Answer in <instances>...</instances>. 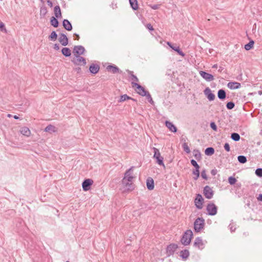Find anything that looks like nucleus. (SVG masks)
<instances>
[{
    "label": "nucleus",
    "mask_w": 262,
    "mask_h": 262,
    "mask_svg": "<svg viewBox=\"0 0 262 262\" xmlns=\"http://www.w3.org/2000/svg\"><path fill=\"white\" fill-rule=\"evenodd\" d=\"M192 235V232L190 230H188L185 232L181 241L182 244L185 246L189 245L190 243Z\"/></svg>",
    "instance_id": "1"
},
{
    "label": "nucleus",
    "mask_w": 262,
    "mask_h": 262,
    "mask_svg": "<svg viewBox=\"0 0 262 262\" xmlns=\"http://www.w3.org/2000/svg\"><path fill=\"white\" fill-rule=\"evenodd\" d=\"M154 155L153 158L156 160V162L159 165L163 166L165 167V165L163 163V158L161 156L159 150L156 148L153 147L152 148Z\"/></svg>",
    "instance_id": "2"
},
{
    "label": "nucleus",
    "mask_w": 262,
    "mask_h": 262,
    "mask_svg": "<svg viewBox=\"0 0 262 262\" xmlns=\"http://www.w3.org/2000/svg\"><path fill=\"white\" fill-rule=\"evenodd\" d=\"M71 61L76 66H85L86 64V59L80 55H74Z\"/></svg>",
    "instance_id": "3"
},
{
    "label": "nucleus",
    "mask_w": 262,
    "mask_h": 262,
    "mask_svg": "<svg viewBox=\"0 0 262 262\" xmlns=\"http://www.w3.org/2000/svg\"><path fill=\"white\" fill-rule=\"evenodd\" d=\"M205 224V220L203 218H198L194 223V229L195 231L199 232L203 228Z\"/></svg>",
    "instance_id": "4"
},
{
    "label": "nucleus",
    "mask_w": 262,
    "mask_h": 262,
    "mask_svg": "<svg viewBox=\"0 0 262 262\" xmlns=\"http://www.w3.org/2000/svg\"><path fill=\"white\" fill-rule=\"evenodd\" d=\"M133 178L134 177H128L126 178L125 182H124V178L122 180V184L126 188L127 190L131 191L134 189L133 185Z\"/></svg>",
    "instance_id": "5"
},
{
    "label": "nucleus",
    "mask_w": 262,
    "mask_h": 262,
    "mask_svg": "<svg viewBox=\"0 0 262 262\" xmlns=\"http://www.w3.org/2000/svg\"><path fill=\"white\" fill-rule=\"evenodd\" d=\"M132 85L133 88L136 87L138 90L137 93L142 96H146L149 93L143 86L136 82H132Z\"/></svg>",
    "instance_id": "6"
},
{
    "label": "nucleus",
    "mask_w": 262,
    "mask_h": 262,
    "mask_svg": "<svg viewBox=\"0 0 262 262\" xmlns=\"http://www.w3.org/2000/svg\"><path fill=\"white\" fill-rule=\"evenodd\" d=\"M208 214L210 215H214L217 213V207L214 203H209L206 207Z\"/></svg>",
    "instance_id": "7"
},
{
    "label": "nucleus",
    "mask_w": 262,
    "mask_h": 262,
    "mask_svg": "<svg viewBox=\"0 0 262 262\" xmlns=\"http://www.w3.org/2000/svg\"><path fill=\"white\" fill-rule=\"evenodd\" d=\"M203 193L206 198L210 199L213 197L214 191L209 186H206L204 188Z\"/></svg>",
    "instance_id": "8"
},
{
    "label": "nucleus",
    "mask_w": 262,
    "mask_h": 262,
    "mask_svg": "<svg viewBox=\"0 0 262 262\" xmlns=\"http://www.w3.org/2000/svg\"><path fill=\"white\" fill-rule=\"evenodd\" d=\"M85 52L84 48L81 46H75L74 47L73 53L74 55H83Z\"/></svg>",
    "instance_id": "9"
},
{
    "label": "nucleus",
    "mask_w": 262,
    "mask_h": 262,
    "mask_svg": "<svg viewBox=\"0 0 262 262\" xmlns=\"http://www.w3.org/2000/svg\"><path fill=\"white\" fill-rule=\"evenodd\" d=\"M93 183V180L90 179H85L82 183V187L84 191L89 190Z\"/></svg>",
    "instance_id": "10"
},
{
    "label": "nucleus",
    "mask_w": 262,
    "mask_h": 262,
    "mask_svg": "<svg viewBox=\"0 0 262 262\" xmlns=\"http://www.w3.org/2000/svg\"><path fill=\"white\" fill-rule=\"evenodd\" d=\"M193 246L200 250H202L204 248L205 244L201 237H198L195 238L193 243Z\"/></svg>",
    "instance_id": "11"
},
{
    "label": "nucleus",
    "mask_w": 262,
    "mask_h": 262,
    "mask_svg": "<svg viewBox=\"0 0 262 262\" xmlns=\"http://www.w3.org/2000/svg\"><path fill=\"white\" fill-rule=\"evenodd\" d=\"M178 248V245L175 244H171L168 245L166 248V253L167 256L172 255Z\"/></svg>",
    "instance_id": "12"
},
{
    "label": "nucleus",
    "mask_w": 262,
    "mask_h": 262,
    "mask_svg": "<svg viewBox=\"0 0 262 262\" xmlns=\"http://www.w3.org/2000/svg\"><path fill=\"white\" fill-rule=\"evenodd\" d=\"M203 201H204V199H203L202 196L200 194H198L196 195V196L195 201H194L195 205L197 208H198L199 209H201L202 208Z\"/></svg>",
    "instance_id": "13"
},
{
    "label": "nucleus",
    "mask_w": 262,
    "mask_h": 262,
    "mask_svg": "<svg viewBox=\"0 0 262 262\" xmlns=\"http://www.w3.org/2000/svg\"><path fill=\"white\" fill-rule=\"evenodd\" d=\"M200 75L206 81H211L214 80L213 76L209 74L205 71H200L199 72Z\"/></svg>",
    "instance_id": "14"
},
{
    "label": "nucleus",
    "mask_w": 262,
    "mask_h": 262,
    "mask_svg": "<svg viewBox=\"0 0 262 262\" xmlns=\"http://www.w3.org/2000/svg\"><path fill=\"white\" fill-rule=\"evenodd\" d=\"M204 94L210 101H212L215 99V95L211 92L209 88H206L204 91Z\"/></svg>",
    "instance_id": "15"
},
{
    "label": "nucleus",
    "mask_w": 262,
    "mask_h": 262,
    "mask_svg": "<svg viewBox=\"0 0 262 262\" xmlns=\"http://www.w3.org/2000/svg\"><path fill=\"white\" fill-rule=\"evenodd\" d=\"M58 40L63 46H66L68 44V38L67 35L64 33H61L59 34Z\"/></svg>",
    "instance_id": "16"
},
{
    "label": "nucleus",
    "mask_w": 262,
    "mask_h": 262,
    "mask_svg": "<svg viewBox=\"0 0 262 262\" xmlns=\"http://www.w3.org/2000/svg\"><path fill=\"white\" fill-rule=\"evenodd\" d=\"M108 72L113 74H116L121 72L120 69L115 65H109L106 67Z\"/></svg>",
    "instance_id": "17"
},
{
    "label": "nucleus",
    "mask_w": 262,
    "mask_h": 262,
    "mask_svg": "<svg viewBox=\"0 0 262 262\" xmlns=\"http://www.w3.org/2000/svg\"><path fill=\"white\" fill-rule=\"evenodd\" d=\"M100 69V67L97 64H92L89 68L90 72L93 74H97Z\"/></svg>",
    "instance_id": "18"
},
{
    "label": "nucleus",
    "mask_w": 262,
    "mask_h": 262,
    "mask_svg": "<svg viewBox=\"0 0 262 262\" xmlns=\"http://www.w3.org/2000/svg\"><path fill=\"white\" fill-rule=\"evenodd\" d=\"M227 86L230 89L234 90L240 88L241 84L240 83L237 82H229L227 84Z\"/></svg>",
    "instance_id": "19"
},
{
    "label": "nucleus",
    "mask_w": 262,
    "mask_h": 262,
    "mask_svg": "<svg viewBox=\"0 0 262 262\" xmlns=\"http://www.w3.org/2000/svg\"><path fill=\"white\" fill-rule=\"evenodd\" d=\"M165 125L171 132L173 133L177 132V128L172 122L169 121H166Z\"/></svg>",
    "instance_id": "20"
},
{
    "label": "nucleus",
    "mask_w": 262,
    "mask_h": 262,
    "mask_svg": "<svg viewBox=\"0 0 262 262\" xmlns=\"http://www.w3.org/2000/svg\"><path fill=\"white\" fill-rule=\"evenodd\" d=\"M146 186L148 190H151L154 188V180L148 177L146 180Z\"/></svg>",
    "instance_id": "21"
},
{
    "label": "nucleus",
    "mask_w": 262,
    "mask_h": 262,
    "mask_svg": "<svg viewBox=\"0 0 262 262\" xmlns=\"http://www.w3.org/2000/svg\"><path fill=\"white\" fill-rule=\"evenodd\" d=\"M62 25L64 28L67 31H71L72 30V26L71 23L68 20L64 19L62 21Z\"/></svg>",
    "instance_id": "22"
},
{
    "label": "nucleus",
    "mask_w": 262,
    "mask_h": 262,
    "mask_svg": "<svg viewBox=\"0 0 262 262\" xmlns=\"http://www.w3.org/2000/svg\"><path fill=\"white\" fill-rule=\"evenodd\" d=\"M54 12L55 17L57 18H60L61 17V9L59 7V6H56L54 8Z\"/></svg>",
    "instance_id": "23"
},
{
    "label": "nucleus",
    "mask_w": 262,
    "mask_h": 262,
    "mask_svg": "<svg viewBox=\"0 0 262 262\" xmlns=\"http://www.w3.org/2000/svg\"><path fill=\"white\" fill-rule=\"evenodd\" d=\"M20 132L21 134L27 137H29L31 135V131L27 127L24 126L20 128Z\"/></svg>",
    "instance_id": "24"
},
{
    "label": "nucleus",
    "mask_w": 262,
    "mask_h": 262,
    "mask_svg": "<svg viewBox=\"0 0 262 262\" xmlns=\"http://www.w3.org/2000/svg\"><path fill=\"white\" fill-rule=\"evenodd\" d=\"M127 72L128 74V75L130 76L129 78H130V80H132V82L137 83V82L139 81L138 78L136 76H135L134 74V72L133 71H129L128 70H127Z\"/></svg>",
    "instance_id": "25"
},
{
    "label": "nucleus",
    "mask_w": 262,
    "mask_h": 262,
    "mask_svg": "<svg viewBox=\"0 0 262 262\" xmlns=\"http://www.w3.org/2000/svg\"><path fill=\"white\" fill-rule=\"evenodd\" d=\"M217 97L221 100H224L226 97V93L225 90L220 89L217 92Z\"/></svg>",
    "instance_id": "26"
},
{
    "label": "nucleus",
    "mask_w": 262,
    "mask_h": 262,
    "mask_svg": "<svg viewBox=\"0 0 262 262\" xmlns=\"http://www.w3.org/2000/svg\"><path fill=\"white\" fill-rule=\"evenodd\" d=\"M180 256L184 259H186L189 256V252L188 250H182L180 252Z\"/></svg>",
    "instance_id": "27"
},
{
    "label": "nucleus",
    "mask_w": 262,
    "mask_h": 262,
    "mask_svg": "<svg viewBox=\"0 0 262 262\" xmlns=\"http://www.w3.org/2000/svg\"><path fill=\"white\" fill-rule=\"evenodd\" d=\"M62 54L66 57H69L71 55V51L68 48H63L61 50Z\"/></svg>",
    "instance_id": "28"
},
{
    "label": "nucleus",
    "mask_w": 262,
    "mask_h": 262,
    "mask_svg": "<svg viewBox=\"0 0 262 262\" xmlns=\"http://www.w3.org/2000/svg\"><path fill=\"white\" fill-rule=\"evenodd\" d=\"M50 23L54 27L57 28L58 27L59 22L56 17L52 16L50 19Z\"/></svg>",
    "instance_id": "29"
},
{
    "label": "nucleus",
    "mask_w": 262,
    "mask_h": 262,
    "mask_svg": "<svg viewBox=\"0 0 262 262\" xmlns=\"http://www.w3.org/2000/svg\"><path fill=\"white\" fill-rule=\"evenodd\" d=\"M130 5L132 9L136 10L138 9V5L137 0H129Z\"/></svg>",
    "instance_id": "30"
},
{
    "label": "nucleus",
    "mask_w": 262,
    "mask_h": 262,
    "mask_svg": "<svg viewBox=\"0 0 262 262\" xmlns=\"http://www.w3.org/2000/svg\"><path fill=\"white\" fill-rule=\"evenodd\" d=\"M133 168H134V167L132 166L129 169H128V170H127L125 171V172L124 173V182L125 181V179L127 177H133V172H132Z\"/></svg>",
    "instance_id": "31"
},
{
    "label": "nucleus",
    "mask_w": 262,
    "mask_h": 262,
    "mask_svg": "<svg viewBox=\"0 0 262 262\" xmlns=\"http://www.w3.org/2000/svg\"><path fill=\"white\" fill-rule=\"evenodd\" d=\"M45 131L46 132H55L56 131V127L52 125H48L45 129Z\"/></svg>",
    "instance_id": "32"
},
{
    "label": "nucleus",
    "mask_w": 262,
    "mask_h": 262,
    "mask_svg": "<svg viewBox=\"0 0 262 262\" xmlns=\"http://www.w3.org/2000/svg\"><path fill=\"white\" fill-rule=\"evenodd\" d=\"M129 99L132 100L136 102L137 101L136 100L134 99V98H131L130 97L127 96L126 94H124L121 96L119 102H123Z\"/></svg>",
    "instance_id": "33"
},
{
    "label": "nucleus",
    "mask_w": 262,
    "mask_h": 262,
    "mask_svg": "<svg viewBox=\"0 0 262 262\" xmlns=\"http://www.w3.org/2000/svg\"><path fill=\"white\" fill-rule=\"evenodd\" d=\"M182 140H184V142L182 144V147L184 149V150L187 153L189 154L190 152V150L189 149V147L188 146V144L187 143L185 142L186 140L185 139H182Z\"/></svg>",
    "instance_id": "34"
},
{
    "label": "nucleus",
    "mask_w": 262,
    "mask_h": 262,
    "mask_svg": "<svg viewBox=\"0 0 262 262\" xmlns=\"http://www.w3.org/2000/svg\"><path fill=\"white\" fill-rule=\"evenodd\" d=\"M205 153L207 156H211L214 153V149L213 147H207L205 150Z\"/></svg>",
    "instance_id": "35"
},
{
    "label": "nucleus",
    "mask_w": 262,
    "mask_h": 262,
    "mask_svg": "<svg viewBox=\"0 0 262 262\" xmlns=\"http://www.w3.org/2000/svg\"><path fill=\"white\" fill-rule=\"evenodd\" d=\"M254 41L253 40H251L249 42L245 45V49L246 50H250L253 47Z\"/></svg>",
    "instance_id": "36"
},
{
    "label": "nucleus",
    "mask_w": 262,
    "mask_h": 262,
    "mask_svg": "<svg viewBox=\"0 0 262 262\" xmlns=\"http://www.w3.org/2000/svg\"><path fill=\"white\" fill-rule=\"evenodd\" d=\"M48 12L47 8L45 6L41 7L40 10V14L41 16L45 17Z\"/></svg>",
    "instance_id": "37"
},
{
    "label": "nucleus",
    "mask_w": 262,
    "mask_h": 262,
    "mask_svg": "<svg viewBox=\"0 0 262 262\" xmlns=\"http://www.w3.org/2000/svg\"><path fill=\"white\" fill-rule=\"evenodd\" d=\"M231 138L233 140L238 141L240 139V136L238 133H233L231 134Z\"/></svg>",
    "instance_id": "38"
},
{
    "label": "nucleus",
    "mask_w": 262,
    "mask_h": 262,
    "mask_svg": "<svg viewBox=\"0 0 262 262\" xmlns=\"http://www.w3.org/2000/svg\"><path fill=\"white\" fill-rule=\"evenodd\" d=\"M237 160L238 162L242 164H244L247 162V158L244 156H238L237 157Z\"/></svg>",
    "instance_id": "39"
},
{
    "label": "nucleus",
    "mask_w": 262,
    "mask_h": 262,
    "mask_svg": "<svg viewBox=\"0 0 262 262\" xmlns=\"http://www.w3.org/2000/svg\"><path fill=\"white\" fill-rule=\"evenodd\" d=\"M193 153L194 157L197 160H199L201 159V154L199 150H194Z\"/></svg>",
    "instance_id": "40"
},
{
    "label": "nucleus",
    "mask_w": 262,
    "mask_h": 262,
    "mask_svg": "<svg viewBox=\"0 0 262 262\" xmlns=\"http://www.w3.org/2000/svg\"><path fill=\"white\" fill-rule=\"evenodd\" d=\"M57 38V34L55 31H52L49 36V39L51 40H55Z\"/></svg>",
    "instance_id": "41"
},
{
    "label": "nucleus",
    "mask_w": 262,
    "mask_h": 262,
    "mask_svg": "<svg viewBox=\"0 0 262 262\" xmlns=\"http://www.w3.org/2000/svg\"><path fill=\"white\" fill-rule=\"evenodd\" d=\"M199 169L200 168H198V169H195L194 170H193L192 171V173L193 174H194L195 176V177H193V179L194 180H198V179L199 178V176H200V171H199Z\"/></svg>",
    "instance_id": "42"
},
{
    "label": "nucleus",
    "mask_w": 262,
    "mask_h": 262,
    "mask_svg": "<svg viewBox=\"0 0 262 262\" xmlns=\"http://www.w3.org/2000/svg\"><path fill=\"white\" fill-rule=\"evenodd\" d=\"M234 106V103L232 101L228 102L226 104V107L228 110H231L233 108Z\"/></svg>",
    "instance_id": "43"
},
{
    "label": "nucleus",
    "mask_w": 262,
    "mask_h": 262,
    "mask_svg": "<svg viewBox=\"0 0 262 262\" xmlns=\"http://www.w3.org/2000/svg\"><path fill=\"white\" fill-rule=\"evenodd\" d=\"M236 182V180L235 178L232 177H230L228 178V182L230 185H234Z\"/></svg>",
    "instance_id": "44"
},
{
    "label": "nucleus",
    "mask_w": 262,
    "mask_h": 262,
    "mask_svg": "<svg viewBox=\"0 0 262 262\" xmlns=\"http://www.w3.org/2000/svg\"><path fill=\"white\" fill-rule=\"evenodd\" d=\"M255 173L257 176L262 177V168H258L256 169Z\"/></svg>",
    "instance_id": "45"
},
{
    "label": "nucleus",
    "mask_w": 262,
    "mask_h": 262,
    "mask_svg": "<svg viewBox=\"0 0 262 262\" xmlns=\"http://www.w3.org/2000/svg\"><path fill=\"white\" fill-rule=\"evenodd\" d=\"M191 164L195 167V168L198 169L200 168V166L197 163V162L193 159L191 160L190 161Z\"/></svg>",
    "instance_id": "46"
},
{
    "label": "nucleus",
    "mask_w": 262,
    "mask_h": 262,
    "mask_svg": "<svg viewBox=\"0 0 262 262\" xmlns=\"http://www.w3.org/2000/svg\"><path fill=\"white\" fill-rule=\"evenodd\" d=\"M210 127L214 131H216L217 130V126L216 125V124L215 123V122H211L210 123Z\"/></svg>",
    "instance_id": "47"
},
{
    "label": "nucleus",
    "mask_w": 262,
    "mask_h": 262,
    "mask_svg": "<svg viewBox=\"0 0 262 262\" xmlns=\"http://www.w3.org/2000/svg\"><path fill=\"white\" fill-rule=\"evenodd\" d=\"M147 99H148L149 102L151 104H153L154 103V101L152 100V99L151 98V95H150L149 93H148L146 96Z\"/></svg>",
    "instance_id": "48"
},
{
    "label": "nucleus",
    "mask_w": 262,
    "mask_h": 262,
    "mask_svg": "<svg viewBox=\"0 0 262 262\" xmlns=\"http://www.w3.org/2000/svg\"><path fill=\"white\" fill-rule=\"evenodd\" d=\"M201 176L204 179H205V180H207V174H206V170H203L202 172H201Z\"/></svg>",
    "instance_id": "49"
},
{
    "label": "nucleus",
    "mask_w": 262,
    "mask_h": 262,
    "mask_svg": "<svg viewBox=\"0 0 262 262\" xmlns=\"http://www.w3.org/2000/svg\"><path fill=\"white\" fill-rule=\"evenodd\" d=\"M146 28L149 31H153L154 30L153 27L150 24H147L145 26Z\"/></svg>",
    "instance_id": "50"
},
{
    "label": "nucleus",
    "mask_w": 262,
    "mask_h": 262,
    "mask_svg": "<svg viewBox=\"0 0 262 262\" xmlns=\"http://www.w3.org/2000/svg\"><path fill=\"white\" fill-rule=\"evenodd\" d=\"M224 148L227 151L230 150V145L228 143H226L224 145Z\"/></svg>",
    "instance_id": "51"
},
{
    "label": "nucleus",
    "mask_w": 262,
    "mask_h": 262,
    "mask_svg": "<svg viewBox=\"0 0 262 262\" xmlns=\"http://www.w3.org/2000/svg\"><path fill=\"white\" fill-rule=\"evenodd\" d=\"M176 52L179 54V55H180L182 56H185V54L181 50L180 48H179L178 49H177Z\"/></svg>",
    "instance_id": "52"
},
{
    "label": "nucleus",
    "mask_w": 262,
    "mask_h": 262,
    "mask_svg": "<svg viewBox=\"0 0 262 262\" xmlns=\"http://www.w3.org/2000/svg\"><path fill=\"white\" fill-rule=\"evenodd\" d=\"M176 52L179 54V55H180L182 56H185V54L181 50L180 48H179L178 49H177Z\"/></svg>",
    "instance_id": "53"
},
{
    "label": "nucleus",
    "mask_w": 262,
    "mask_h": 262,
    "mask_svg": "<svg viewBox=\"0 0 262 262\" xmlns=\"http://www.w3.org/2000/svg\"><path fill=\"white\" fill-rule=\"evenodd\" d=\"M54 49L56 50H58L59 49V45L56 43L54 46Z\"/></svg>",
    "instance_id": "54"
},
{
    "label": "nucleus",
    "mask_w": 262,
    "mask_h": 262,
    "mask_svg": "<svg viewBox=\"0 0 262 262\" xmlns=\"http://www.w3.org/2000/svg\"><path fill=\"white\" fill-rule=\"evenodd\" d=\"M211 173L212 175L214 176L216 174V169H212L211 171Z\"/></svg>",
    "instance_id": "55"
},
{
    "label": "nucleus",
    "mask_w": 262,
    "mask_h": 262,
    "mask_svg": "<svg viewBox=\"0 0 262 262\" xmlns=\"http://www.w3.org/2000/svg\"><path fill=\"white\" fill-rule=\"evenodd\" d=\"M47 3L48 4V5L50 7H52L53 6V3L51 1H50V0H48L47 1Z\"/></svg>",
    "instance_id": "56"
},
{
    "label": "nucleus",
    "mask_w": 262,
    "mask_h": 262,
    "mask_svg": "<svg viewBox=\"0 0 262 262\" xmlns=\"http://www.w3.org/2000/svg\"><path fill=\"white\" fill-rule=\"evenodd\" d=\"M5 27V25L4 24V23H0V29H1V30H3V29Z\"/></svg>",
    "instance_id": "57"
},
{
    "label": "nucleus",
    "mask_w": 262,
    "mask_h": 262,
    "mask_svg": "<svg viewBox=\"0 0 262 262\" xmlns=\"http://www.w3.org/2000/svg\"><path fill=\"white\" fill-rule=\"evenodd\" d=\"M179 48V46H173L171 47V48L173 50L176 51L177 49H178Z\"/></svg>",
    "instance_id": "58"
},
{
    "label": "nucleus",
    "mask_w": 262,
    "mask_h": 262,
    "mask_svg": "<svg viewBox=\"0 0 262 262\" xmlns=\"http://www.w3.org/2000/svg\"><path fill=\"white\" fill-rule=\"evenodd\" d=\"M257 200L258 201H262V194H260L259 195L258 197L257 198Z\"/></svg>",
    "instance_id": "59"
},
{
    "label": "nucleus",
    "mask_w": 262,
    "mask_h": 262,
    "mask_svg": "<svg viewBox=\"0 0 262 262\" xmlns=\"http://www.w3.org/2000/svg\"><path fill=\"white\" fill-rule=\"evenodd\" d=\"M74 36H75V37H76V38H75V39H76V40H79V39L80 37H79V35H78V34H74Z\"/></svg>",
    "instance_id": "60"
},
{
    "label": "nucleus",
    "mask_w": 262,
    "mask_h": 262,
    "mask_svg": "<svg viewBox=\"0 0 262 262\" xmlns=\"http://www.w3.org/2000/svg\"><path fill=\"white\" fill-rule=\"evenodd\" d=\"M224 68L222 67H219V69L218 70V71L220 72V73H221L222 72V71L223 70Z\"/></svg>",
    "instance_id": "61"
},
{
    "label": "nucleus",
    "mask_w": 262,
    "mask_h": 262,
    "mask_svg": "<svg viewBox=\"0 0 262 262\" xmlns=\"http://www.w3.org/2000/svg\"><path fill=\"white\" fill-rule=\"evenodd\" d=\"M167 44L171 48V47H173V46L170 42H167Z\"/></svg>",
    "instance_id": "62"
},
{
    "label": "nucleus",
    "mask_w": 262,
    "mask_h": 262,
    "mask_svg": "<svg viewBox=\"0 0 262 262\" xmlns=\"http://www.w3.org/2000/svg\"><path fill=\"white\" fill-rule=\"evenodd\" d=\"M217 68V65L216 64H214L213 66H212V68L213 69H216Z\"/></svg>",
    "instance_id": "63"
},
{
    "label": "nucleus",
    "mask_w": 262,
    "mask_h": 262,
    "mask_svg": "<svg viewBox=\"0 0 262 262\" xmlns=\"http://www.w3.org/2000/svg\"><path fill=\"white\" fill-rule=\"evenodd\" d=\"M13 117L15 119H18L19 118V117L17 116H16V115L14 116Z\"/></svg>",
    "instance_id": "64"
}]
</instances>
